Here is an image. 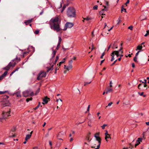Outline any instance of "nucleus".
<instances>
[{"label": "nucleus", "mask_w": 149, "mask_h": 149, "mask_svg": "<svg viewBox=\"0 0 149 149\" xmlns=\"http://www.w3.org/2000/svg\"><path fill=\"white\" fill-rule=\"evenodd\" d=\"M60 20L58 17L52 18L49 22L51 28L57 32H61V29L60 26Z\"/></svg>", "instance_id": "obj_1"}, {"label": "nucleus", "mask_w": 149, "mask_h": 149, "mask_svg": "<svg viewBox=\"0 0 149 149\" xmlns=\"http://www.w3.org/2000/svg\"><path fill=\"white\" fill-rule=\"evenodd\" d=\"M67 15L68 17H73L75 15V10L73 7L69 8L67 11Z\"/></svg>", "instance_id": "obj_2"}, {"label": "nucleus", "mask_w": 149, "mask_h": 149, "mask_svg": "<svg viewBox=\"0 0 149 149\" xmlns=\"http://www.w3.org/2000/svg\"><path fill=\"white\" fill-rule=\"evenodd\" d=\"M23 96L26 97L28 96H32L34 95L33 92H31L30 90L26 91L23 92Z\"/></svg>", "instance_id": "obj_3"}, {"label": "nucleus", "mask_w": 149, "mask_h": 149, "mask_svg": "<svg viewBox=\"0 0 149 149\" xmlns=\"http://www.w3.org/2000/svg\"><path fill=\"white\" fill-rule=\"evenodd\" d=\"M10 111L7 112L3 111V112L2 113V117H1V118H2V120H3L7 118L9 116H10Z\"/></svg>", "instance_id": "obj_4"}, {"label": "nucleus", "mask_w": 149, "mask_h": 149, "mask_svg": "<svg viewBox=\"0 0 149 149\" xmlns=\"http://www.w3.org/2000/svg\"><path fill=\"white\" fill-rule=\"evenodd\" d=\"M46 72L43 71H40L37 77V79L38 80H41L43 77H45L46 76Z\"/></svg>", "instance_id": "obj_5"}, {"label": "nucleus", "mask_w": 149, "mask_h": 149, "mask_svg": "<svg viewBox=\"0 0 149 149\" xmlns=\"http://www.w3.org/2000/svg\"><path fill=\"white\" fill-rule=\"evenodd\" d=\"M112 53H113L114 55H116L117 57L119 56L120 54H122L123 53V51L122 47H121L119 50L113 51Z\"/></svg>", "instance_id": "obj_6"}, {"label": "nucleus", "mask_w": 149, "mask_h": 149, "mask_svg": "<svg viewBox=\"0 0 149 149\" xmlns=\"http://www.w3.org/2000/svg\"><path fill=\"white\" fill-rule=\"evenodd\" d=\"M74 25L73 23L71 22H67L65 25V28L63 29L64 31L66 30L67 28H70L72 27Z\"/></svg>", "instance_id": "obj_7"}, {"label": "nucleus", "mask_w": 149, "mask_h": 149, "mask_svg": "<svg viewBox=\"0 0 149 149\" xmlns=\"http://www.w3.org/2000/svg\"><path fill=\"white\" fill-rule=\"evenodd\" d=\"M49 100L50 99L49 98L47 97H45L43 100L42 104L44 105L45 104H47Z\"/></svg>", "instance_id": "obj_8"}, {"label": "nucleus", "mask_w": 149, "mask_h": 149, "mask_svg": "<svg viewBox=\"0 0 149 149\" xmlns=\"http://www.w3.org/2000/svg\"><path fill=\"white\" fill-rule=\"evenodd\" d=\"M8 73L7 71H5L0 76V81H1L7 75Z\"/></svg>", "instance_id": "obj_9"}, {"label": "nucleus", "mask_w": 149, "mask_h": 149, "mask_svg": "<svg viewBox=\"0 0 149 149\" xmlns=\"http://www.w3.org/2000/svg\"><path fill=\"white\" fill-rule=\"evenodd\" d=\"M142 139L141 138H139L136 140V143L135 144V147H136L140 143V142H141Z\"/></svg>", "instance_id": "obj_10"}, {"label": "nucleus", "mask_w": 149, "mask_h": 149, "mask_svg": "<svg viewBox=\"0 0 149 149\" xmlns=\"http://www.w3.org/2000/svg\"><path fill=\"white\" fill-rule=\"evenodd\" d=\"M106 94H107L108 93L112 92H113V89L111 88H109V87H107L106 89Z\"/></svg>", "instance_id": "obj_11"}, {"label": "nucleus", "mask_w": 149, "mask_h": 149, "mask_svg": "<svg viewBox=\"0 0 149 149\" xmlns=\"http://www.w3.org/2000/svg\"><path fill=\"white\" fill-rule=\"evenodd\" d=\"M95 137L96 138V140L98 142V143H99L98 145H100L101 141V139L100 137V136L97 137L96 136H95Z\"/></svg>", "instance_id": "obj_12"}, {"label": "nucleus", "mask_w": 149, "mask_h": 149, "mask_svg": "<svg viewBox=\"0 0 149 149\" xmlns=\"http://www.w3.org/2000/svg\"><path fill=\"white\" fill-rule=\"evenodd\" d=\"M52 49L53 51V52L52 53V58H53L54 57L55 55H56L57 52V51L56 50L54 49L53 48H52Z\"/></svg>", "instance_id": "obj_13"}, {"label": "nucleus", "mask_w": 149, "mask_h": 149, "mask_svg": "<svg viewBox=\"0 0 149 149\" xmlns=\"http://www.w3.org/2000/svg\"><path fill=\"white\" fill-rule=\"evenodd\" d=\"M72 66L71 64H69L68 66H67L66 70L67 71H69V70L72 69Z\"/></svg>", "instance_id": "obj_14"}, {"label": "nucleus", "mask_w": 149, "mask_h": 149, "mask_svg": "<svg viewBox=\"0 0 149 149\" xmlns=\"http://www.w3.org/2000/svg\"><path fill=\"white\" fill-rule=\"evenodd\" d=\"M31 137V134H27L26 135V137L25 138V140L27 141Z\"/></svg>", "instance_id": "obj_15"}, {"label": "nucleus", "mask_w": 149, "mask_h": 149, "mask_svg": "<svg viewBox=\"0 0 149 149\" xmlns=\"http://www.w3.org/2000/svg\"><path fill=\"white\" fill-rule=\"evenodd\" d=\"M32 19L28 20L27 21H25L24 22V23H25V24H26V25H27L29 23L31 22L32 21Z\"/></svg>", "instance_id": "obj_16"}, {"label": "nucleus", "mask_w": 149, "mask_h": 149, "mask_svg": "<svg viewBox=\"0 0 149 149\" xmlns=\"http://www.w3.org/2000/svg\"><path fill=\"white\" fill-rule=\"evenodd\" d=\"M19 68H17L14 70L11 73H10V75L11 76L14 72H15L16 71H17L19 69Z\"/></svg>", "instance_id": "obj_17"}, {"label": "nucleus", "mask_w": 149, "mask_h": 149, "mask_svg": "<svg viewBox=\"0 0 149 149\" xmlns=\"http://www.w3.org/2000/svg\"><path fill=\"white\" fill-rule=\"evenodd\" d=\"M104 10H106V9H103L100 12V14L102 15H105V14L104 13Z\"/></svg>", "instance_id": "obj_18"}, {"label": "nucleus", "mask_w": 149, "mask_h": 149, "mask_svg": "<svg viewBox=\"0 0 149 149\" xmlns=\"http://www.w3.org/2000/svg\"><path fill=\"white\" fill-rule=\"evenodd\" d=\"M16 96L17 97H20L21 96L20 92L19 91L17 92L16 93Z\"/></svg>", "instance_id": "obj_19"}, {"label": "nucleus", "mask_w": 149, "mask_h": 149, "mask_svg": "<svg viewBox=\"0 0 149 149\" xmlns=\"http://www.w3.org/2000/svg\"><path fill=\"white\" fill-rule=\"evenodd\" d=\"M61 41V39L60 37H58V42L57 47H58Z\"/></svg>", "instance_id": "obj_20"}, {"label": "nucleus", "mask_w": 149, "mask_h": 149, "mask_svg": "<svg viewBox=\"0 0 149 149\" xmlns=\"http://www.w3.org/2000/svg\"><path fill=\"white\" fill-rule=\"evenodd\" d=\"M111 56H112L111 59V61H112L114 60V55L113 54V53H112L111 55Z\"/></svg>", "instance_id": "obj_21"}, {"label": "nucleus", "mask_w": 149, "mask_h": 149, "mask_svg": "<svg viewBox=\"0 0 149 149\" xmlns=\"http://www.w3.org/2000/svg\"><path fill=\"white\" fill-rule=\"evenodd\" d=\"M83 19H84V20H85L87 21H88L89 20H91V17H87L86 18H83Z\"/></svg>", "instance_id": "obj_22"}, {"label": "nucleus", "mask_w": 149, "mask_h": 149, "mask_svg": "<svg viewBox=\"0 0 149 149\" xmlns=\"http://www.w3.org/2000/svg\"><path fill=\"white\" fill-rule=\"evenodd\" d=\"M144 42H142L141 44L140 45H138L137 47H145V46H147L146 45H144Z\"/></svg>", "instance_id": "obj_23"}, {"label": "nucleus", "mask_w": 149, "mask_h": 149, "mask_svg": "<svg viewBox=\"0 0 149 149\" xmlns=\"http://www.w3.org/2000/svg\"><path fill=\"white\" fill-rule=\"evenodd\" d=\"M53 66H54V65H52V67L51 68H48V69L47 70V72H48L49 71H50L51 70H52L53 69Z\"/></svg>", "instance_id": "obj_24"}, {"label": "nucleus", "mask_w": 149, "mask_h": 149, "mask_svg": "<svg viewBox=\"0 0 149 149\" xmlns=\"http://www.w3.org/2000/svg\"><path fill=\"white\" fill-rule=\"evenodd\" d=\"M134 141V140L131 143H130V147H131L132 148H131V149L132 148H133V143Z\"/></svg>", "instance_id": "obj_25"}, {"label": "nucleus", "mask_w": 149, "mask_h": 149, "mask_svg": "<svg viewBox=\"0 0 149 149\" xmlns=\"http://www.w3.org/2000/svg\"><path fill=\"white\" fill-rule=\"evenodd\" d=\"M10 68L9 67V66L8 65L6 67L4 68V69L7 70H8Z\"/></svg>", "instance_id": "obj_26"}, {"label": "nucleus", "mask_w": 149, "mask_h": 149, "mask_svg": "<svg viewBox=\"0 0 149 149\" xmlns=\"http://www.w3.org/2000/svg\"><path fill=\"white\" fill-rule=\"evenodd\" d=\"M110 136V135H109V136H108V135L105 136V140H106L107 141H108V140H107V139H108L109 138H111V137Z\"/></svg>", "instance_id": "obj_27"}, {"label": "nucleus", "mask_w": 149, "mask_h": 149, "mask_svg": "<svg viewBox=\"0 0 149 149\" xmlns=\"http://www.w3.org/2000/svg\"><path fill=\"white\" fill-rule=\"evenodd\" d=\"M91 81L90 82H84V86H86V85H87L88 84H90L91 83Z\"/></svg>", "instance_id": "obj_28"}, {"label": "nucleus", "mask_w": 149, "mask_h": 149, "mask_svg": "<svg viewBox=\"0 0 149 149\" xmlns=\"http://www.w3.org/2000/svg\"><path fill=\"white\" fill-rule=\"evenodd\" d=\"M89 136H87V137H86V139L88 141V142H90L91 140V139L89 140V138H90Z\"/></svg>", "instance_id": "obj_29"}, {"label": "nucleus", "mask_w": 149, "mask_h": 149, "mask_svg": "<svg viewBox=\"0 0 149 149\" xmlns=\"http://www.w3.org/2000/svg\"><path fill=\"white\" fill-rule=\"evenodd\" d=\"M100 134V133L99 132L96 133L95 134L94 136L95 137V136H96L97 137L99 136Z\"/></svg>", "instance_id": "obj_30"}, {"label": "nucleus", "mask_w": 149, "mask_h": 149, "mask_svg": "<svg viewBox=\"0 0 149 149\" xmlns=\"http://www.w3.org/2000/svg\"><path fill=\"white\" fill-rule=\"evenodd\" d=\"M29 53V52H27V51H26V52H24V53H23V57H24L25 56H26V54H27Z\"/></svg>", "instance_id": "obj_31"}, {"label": "nucleus", "mask_w": 149, "mask_h": 149, "mask_svg": "<svg viewBox=\"0 0 149 149\" xmlns=\"http://www.w3.org/2000/svg\"><path fill=\"white\" fill-rule=\"evenodd\" d=\"M107 124H104L103 125L101 126V127L103 130H104L105 129V127L106 126H107Z\"/></svg>", "instance_id": "obj_32"}, {"label": "nucleus", "mask_w": 149, "mask_h": 149, "mask_svg": "<svg viewBox=\"0 0 149 149\" xmlns=\"http://www.w3.org/2000/svg\"><path fill=\"white\" fill-rule=\"evenodd\" d=\"M32 100V97H30V98H27L26 99V101L28 102H29L30 100Z\"/></svg>", "instance_id": "obj_33"}, {"label": "nucleus", "mask_w": 149, "mask_h": 149, "mask_svg": "<svg viewBox=\"0 0 149 149\" xmlns=\"http://www.w3.org/2000/svg\"><path fill=\"white\" fill-rule=\"evenodd\" d=\"M117 24H118L120 23L121 22V19L120 17H119L118 19L117 20Z\"/></svg>", "instance_id": "obj_34"}, {"label": "nucleus", "mask_w": 149, "mask_h": 149, "mask_svg": "<svg viewBox=\"0 0 149 149\" xmlns=\"http://www.w3.org/2000/svg\"><path fill=\"white\" fill-rule=\"evenodd\" d=\"M40 88H39L36 91V92L35 93V95H37L38 93L39 92L40 90Z\"/></svg>", "instance_id": "obj_35"}, {"label": "nucleus", "mask_w": 149, "mask_h": 149, "mask_svg": "<svg viewBox=\"0 0 149 149\" xmlns=\"http://www.w3.org/2000/svg\"><path fill=\"white\" fill-rule=\"evenodd\" d=\"M142 48L143 47H137V49H136V50H141V51Z\"/></svg>", "instance_id": "obj_36"}, {"label": "nucleus", "mask_w": 149, "mask_h": 149, "mask_svg": "<svg viewBox=\"0 0 149 149\" xmlns=\"http://www.w3.org/2000/svg\"><path fill=\"white\" fill-rule=\"evenodd\" d=\"M58 58H59V56H56V59L55 61V63L57 61L58 59Z\"/></svg>", "instance_id": "obj_37"}, {"label": "nucleus", "mask_w": 149, "mask_h": 149, "mask_svg": "<svg viewBox=\"0 0 149 149\" xmlns=\"http://www.w3.org/2000/svg\"><path fill=\"white\" fill-rule=\"evenodd\" d=\"M60 100L61 102V105H62V100L61 99L59 98V99H56V101L57 102H58V101H59V100Z\"/></svg>", "instance_id": "obj_38"}, {"label": "nucleus", "mask_w": 149, "mask_h": 149, "mask_svg": "<svg viewBox=\"0 0 149 149\" xmlns=\"http://www.w3.org/2000/svg\"><path fill=\"white\" fill-rule=\"evenodd\" d=\"M8 97H9L8 96L6 95H5L3 97L5 99H7L8 98Z\"/></svg>", "instance_id": "obj_39"}, {"label": "nucleus", "mask_w": 149, "mask_h": 149, "mask_svg": "<svg viewBox=\"0 0 149 149\" xmlns=\"http://www.w3.org/2000/svg\"><path fill=\"white\" fill-rule=\"evenodd\" d=\"M134 61L135 62H137L136 57L135 56L134 58Z\"/></svg>", "instance_id": "obj_40"}, {"label": "nucleus", "mask_w": 149, "mask_h": 149, "mask_svg": "<svg viewBox=\"0 0 149 149\" xmlns=\"http://www.w3.org/2000/svg\"><path fill=\"white\" fill-rule=\"evenodd\" d=\"M97 5H95L93 7V9L94 10H97Z\"/></svg>", "instance_id": "obj_41"}, {"label": "nucleus", "mask_w": 149, "mask_h": 149, "mask_svg": "<svg viewBox=\"0 0 149 149\" xmlns=\"http://www.w3.org/2000/svg\"><path fill=\"white\" fill-rule=\"evenodd\" d=\"M7 92V91H0V94H3L5 93H6Z\"/></svg>", "instance_id": "obj_42"}, {"label": "nucleus", "mask_w": 149, "mask_h": 149, "mask_svg": "<svg viewBox=\"0 0 149 149\" xmlns=\"http://www.w3.org/2000/svg\"><path fill=\"white\" fill-rule=\"evenodd\" d=\"M148 35H149V31H146V33L144 35V36L146 37Z\"/></svg>", "instance_id": "obj_43"}, {"label": "nucleus", "mask_w": 149, "mask_h": 149, "mask_svg": "<svg viewBox=\"0 0 149 149\" xmlns=\"http://www.w3.org/2000/svg\"><path fill=\"white\" fill-rule=\"evenodd\" d=\"M133 26H131L128 27V29H130L132 30L133 29Z\"/></svg>", "instance_id": "obj_44"}, {"label": "nucleus", "mask_w": 149, "mask_h": 149, "mask_svg": "<svg viewBox=\"0 0 149 149\" xmlns=\"http://www.w3.org/2000/svg\"><path fill=\"white\" fill-rule=\"evenodd\" d=\"M141 52V50H139L138 51V52L136 53V55H135V56H136V57L138 55L139 53L140 52Z\"/></svg>", "instance_id": "obj_45"}, {"label": "nucleus", "mask_w": 149, "mask_h": 149, "mask_svg": "<svg viewBox=\"0 0 149 149\" xmlns=\"http://www.w3.org/2000/svg\"><path fill=\"white\" fill-rule=\"evenodd\" d=\"M16 130V128L15 127H13L12 129H11V131L12 132H14Z\"/></svg>", "instance_id": "obj_46"}, {"label": "nucleus", "mask_w": 149, "mask_h": 149, "mask_svg": "<svg viewBox=\"0 0 149 149\" xmlns=\"http://www.w3.org/2000/svg\"><path fill=\"white\" fill-rule=\"evenodd\" d=\"M123 10H124L125 12H126V9H125V8H123V6H122V9H121V11H122Z\"/></svg>", "instance_id": "obj_47"}, {"label": "nucleus", "mask_w": 149, "mask_h": 149, "mask_svg": "<svg viewBox=\"0 0 149 149\" xmlns=\"http://www.w3.org/2000/svg\"><path fill=\"white\" fill-rule=\"evenodd\" d=\"M49 132L48 131L46 134L45 135V137H47L49 135Z\"/></svg>", "instance_id": "obj_48"}, {"label": "nucleus", "mask_w": 149, "mask_h": 149, "mask_svg": "<svg viewBox=\"0 0 149 149\" xmlns=\"http://www.w3.org/2000/svg\"><path fill=\"white\" fill-rule=\"evenodd\" d=\"M39 33V31L38 30H36L34 32V33L36 34H38Z\"/></svg>", "instance_id": "obj_49"}, {"label": "nucleus", "mask_w": 149, "mask_h": 149, "mask_svg": "<svg viewBox=\"0 0 149 149\" xmlns=\"http://www.w3.org/2000/svg\"><path fill=\"white\" fill-rule=\"evenodd\" d=\"M105 136H109V134H108V131L107 130L106 131V132L105 133Z\"/></svg>", "instance_id": "obj_50"}, {"label": "nucleus", "mask_w": 149, "mask_h": 149, "mask_svg": "<svg viewBox=\"0 0 149 149\" xmlns=\"http://www.w3.org/2000/svg\"><path fill=\"white\" fill-rule=\"evenodd\" d=\"M72 62H73V61H72V60H70L69 61V64H70V65L71 64V65L72 63Z\"/></svg>", "instance_id": "obj_51"}, {"label": "nucleus", "mask_w": 149, "mask_h": 149, "mask_svg": "<svg viewBox=\"0 0 149 149\" xmlns=\"http://www.w3.org/2000/svg\"><path fill=\"white\" fill-rule=\"evenodd\" d=\"M112 81H111L110 82V84H109V87L110 88H111L112 87Z\"/></svg>", "instance_id": "obj_52"}, {"label": "nucleus", "mask_w": 149, "mask_h": 149, "mask_svg": "<svg viewBox=\"0 0 149 149\" xmlns=\"http://www.w3.org/2000/svg\"><path fill=\"white\" fill-rule=\"evenodd\" d=\"M105 54L104 52H103V53H102V54L101 57H100V58H103V56H104V55Z\"/></svg>", "instance_id": "obj_53"}, {"label": "nucleus", "mask_w": 149, "mask_h": 149, "mask_svg": "<svg viewBox=\"0 0 149 149\" xmlns=\"http://www.w3.org/2000/svg\"><path fill=\"white\" fill-rule=\"evenodd\" d=\"M90 106V105H88V108H87V111H89Z\"/></svg>", "instance_id": "obj_54"}, {"label": "nucleus", "mask_w": 149, "mask_h": 149, "mask_svg": "<svg viewBox=\"0 0 149 149\" xmlns=\"http://www.w3.org/2000/svg\"><path fill=\"white\" fill-rule=\"evenodd\" d=\"M66 60V58H64L63 59V60L61 61V62L62 63H64L65 61V60Z\"/></svg>", "instance_id": "obj_55"}, {"label": "nucleus", "mask_w": 149, "mask_h": 149, "mask_svg": "<svg viewBox=\"0 0 149 149\" xmlns=\"http://www.w3.org/2000/svg\"><path fill=\"white\" fill-rule=\"evenodd\" d=\"M117 60H115L114 62H113L111 64V66H112L113 65H114L115 64V63L117 61Z\"/></svg>", "instance_id": "obj_56"}, {"label": "nucleus", "mask_w": 149, "mask_h": 149, "mask_svg": "<svg viewBox=\"0 0 149 149\" xmlns=\"http://www.w3.org/2000/svg\"><path fill=\"white\" fill-rule=\"evenodd\" d=\"M13 63L11 62H10L8 64V65L9 66V67L11 68L12 66V65Z\"/></svg>", "instance_id": "obj_57"}, {"label": "nucleus", "mask_w": 149, "mask_h": 149, "mask_svg": "<svg viewBox=\"0 0 149 149\" xmlns=\"http://www.w3.org/2000/svg\"><path fill=\"white\" fill-rule=\"evenodd\" d=\"M100 145H98L97 146V148H95L94 149H99L100 148Z\"/></svg>", "instance_id": "obj_58"}, {"label": "nucleus", "mask_w": 149, "mask_h": 149, "mask_svg": "<svg viewBox=\"0 0 149 149\" xmlns=\"http://www.w3.org/2000/svg\"><path fill=\"white\" fill-rule=\"evenodd\" d=\"M112 104H113V103H112V102H110L108 104V105L107 106H111L112 105Z\"/></svg>", "instance_id": "obj_59"}, {"label": "nucleus", "mask_w": 149, "mask_h": 149, "mask_svg": "<svg viewBox=\"0 0 149 149\" xmlns=\"http://www.w3.org/2000/svg\"><path fill=\"white\" fill-rule=\"evenodd\" d=\"M49 144L51 146V148H52V142L51 141H49Z\"/></svg>", "instance_id": "obj_60"}, {"label": "nucleus", "mask_w": 149, "mask_h": 149, "mask_svg": "<svg viewBox=\"0 0 149 149\" xmlns=\"http://www.w3.org/2000/svg\"><path fill=\"white\" fill-rule=\"evenodd\" d=\"M129 2H130V0H127V1L126 2V3L125 4V5L127 6V4H128L129 3Z\"/></svg>", "instance_id": "obj_61"}, {"label": "nucleus", "mask_w": 149, "mask_h": 149, "mask_svg": "<svg viewBox=\"0 0 149 149\" xmlns=\"http://www.w3.org/2000/svg\"><path fill=\"white\" fill-rule=\"evenodd\" d=\"M66 8V6L65 5H64L63 7V10H62L61 12H62L63 10H64V9Z\"/></svg>", "instance_id": "obj_62"}, {"label": "nucleus", "mask_w": 149, "mask_h": 149, "mask_svg": "<svg viewBox=\"0 0 149 149\" xmlns=\"http://www.w3.org/2000/svg\"><path fill=\"white\" fill-rule=\"evenodd\" d=\"M16 59L18 61H19L20 60V58H17V57L16 58Z\"/></svg>", "instance_id": "obj_63"}, {"label": "nucleus", "mask_w": 149, "mask_h": 149, "mask_svg": "<svg viewBox=\"0 0 149 149\" xmlns=\"http://www.w3.org/2000/svg\"><path fill=\"white\" fill-rule=\"evenodd\" d=\"M143 93L142 92L141 93H140L139 92H138V94H139V95L141 96H142L143 95Z\"/></svg>", "instance_id": "obj_64"}]
</instances>
